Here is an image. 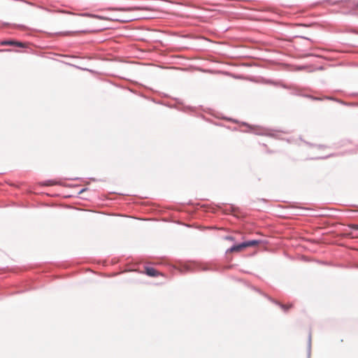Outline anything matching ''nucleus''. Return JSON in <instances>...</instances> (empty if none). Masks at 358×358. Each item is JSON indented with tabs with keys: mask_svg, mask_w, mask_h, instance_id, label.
Listing matches in <instances>:
<instances>
[{
	"mask_svg": "<svg viewBox=\"0 0 358 358\" xmlns=\"http://www.w3.org/2000/svg\"><path fill=\"white\" fill-rule=\"evenodd\" d=\"M246 248L245 243H242L238 245H236L230 248L227 250V252L233 253V252H239Z\"/></svg>",
	"mask_w": 358,
	"mask_h": 358,
	"instance_id": "obj_1",
	"label": "nucleus"
},
{
	"mask_svg": "<svg viewBox=\"0 0 358 358\" xmlns=\"http://www.w3.org/2000/svg\"><path fill=\"white\" fill-rule=\"evenodd\" d=\"M145 273L150 277H157L160 274L157 270L152 267H145Z\"/></svg>",
	"mask_w": 358,
	"mask_h": 358,
	"instance_id": "obj_2",
	"label": "nucleus"
},
{
	"mask_svg": "<svg viewBox=\"0 0 358 358\" xmlns=\"http://www.w3.org/2000/svg\"><path fill=\"white\" fill-rule=\"evenodd\" d=\"M244 243H245V247L248 248V247H254V246L258 245L259 244L260 241L253 240V241H246Z\"/></svg>",
	"mask_w": 358,
	"mask_h": 358,
	"instance_id": "obj_3",
	"label": "nucleus"
},
{
	"mask_svg": "<svg viewBox=\"0 0 358 358\" xmlns=\"http://www.w3.org/2000/svg\"><path fill=\"white\" fill-rule=\"evenodd\" d=\"M278 305L285 312L288 311L290 308H292L294 306V304L292 303L287 304H282L279 303Z\"/></svg>",
	"mask_w": 358,
	"mask_h": 358,
	"instance_id": "obj_4",
	"label": "nucleus"
},
{
	"mask_svg": "<svg viewBox=\"0 0 358 358\" xmlns=\"http://www.w3.org/2000/svg\"><path fill=\"white\" fill-rule=\"evenodd\" d=\"M2 45H15L19 47H23V44L19 42H15L12 41H6L1 43Z\"/></svg>",
	"mask_w": 358,
	"mask_h": 358,
	"instance_id": "obj_5",
	"label": "nucleus"
},
{
	"mask_svg": "<svg viewBox=\"0 0 358 358\" xmlns=\"http://www.w3.org/2000/svg\"><path fill=\"white\" fill-rule=\"evenodd\" d=\"M139 8H119L118 10H124V11H132V10H138Z\"/></svg>",
	"mask_w": 358,
	"mask_h": 358,
	"instance_id": "obj_6",
	"label": "nucleus"
},
{
	"mask_svg": "<svg viewBox=\"0 0 358 358\" xmlns=\"http://www.w3.org/2000/svg\"><path fill=\"white\" fill-rule=\"evenodd\" d=\"M349 227L355 230H358V224H350Z\"/></svg>",
	"mask_w": 358,
	"mask_h": 358,
	"instance_id": "obj_7",
	"label": "nucleus"
},
{
	"mask_svg": "<svg viewBox=\"0 0 358 358\" xmlns=\"http://www.w3.org/2000/svg\"><path fill=\"white\" fill-rule=\"evenodd\" d=\"M225 238L227 240H229V241H234V238L232 236H227Z\"/></svg>",
	"mask_w": 358,
	"mask_h": 358,
	"instance_id": "obj_8",
	"label": "nucleus"
},
{
	"mask_svg": "<svg viewBox=\"0 0 358 358\" xmlns=\"http://www.w3.org/2000/svg\"><path fill=\"white\" fill-rule=\"evenodd\" d=\"M357 6H358V4H357Z\"/></svg>",
	"mask_w": 358,
	"mask_h": 358,
	"instance_id": "obj_9",
	"label": "nucleus"
}]
</instances>
